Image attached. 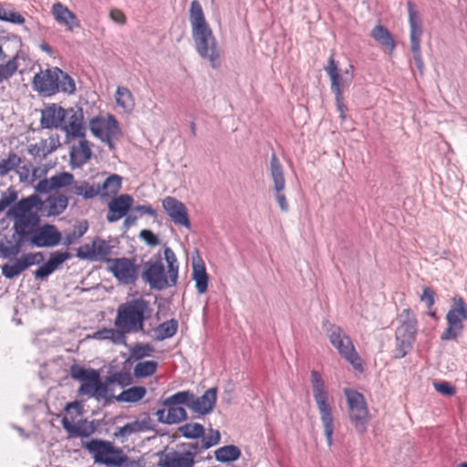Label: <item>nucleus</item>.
<instances>
[{"label":"nucleus","mask_w":467,"mask_h":467,"mask_svg":"<svg viewBox=\"0 0 467 467\" xmlns=\"http://www.w3.org/2000/svg\"><path fill=\"white\" fill-rule=\"evenodd\" d=\"M98 337L101 339H110L113 342H119L122 338H124L125 335L120 329L116 328H104L99 330L98 333Z\"/></svg>","instance_id":"obj_50"},{"label":"nucleus","mask_w":467,"mask_h":467,"mask_svg":"<svg viewBox=\"0 0 467 467\" xmlns=\"http://www.w3.org/2000/svg\"><path fill=\"white\" fill-rule=\"evenodd\" d=\"M202 437V449H209L216 444L219 443L221 435L219 431L217 430H210L209 432Z\"/></svg>","instance_id":"obj_51"},{"label":"nucleus","mask_w":467,"mask_h":467,"mask_svg":"<svg viewBox=\"0 0 467 467\" xmlns=\"http://www.w3.org/2000/svg\"><path fill=\"white\" fill-rule=\"evenodd\" d=\"M152 348L149 346H136L131 351V355L135 359H140L150 355Z\"/></svg>","instance_id":"obj_57"},{"label":"nucleus","mask_w":467,"mask_h":467,"mask_svg":"<svg viewBox=\"0 0 467 467\" xmlns=\"http://www.w3.org/2000/svg\"><path fill=\"white\" fill-rule=\"evenodd\" d=\"M67 117V111L61 106L50 104L41 111L40 124L44 129H57Z\"/></svg>","instance_id":"obj_25"},{"label":"nucleus","mask_w":467,"mask_h":467,"mask_svg":"<svg viewBox=\"0 0 467 467\" xmlns=\"http://www.w3.org/2000/svg\"><path fill=\"white\" fill-rule=\"evenodd\" d=\"M140 237L149 245L154 246L159 244V238L150 230H141Z\"/></svg>","instance_id":"obj_58"},{"label":"nucleus","mask_w":467,"mask_h":467,"mask_svg":"<svg viewBox=\"0 0 467 467\" xmlns=\"http://www.w3.org/2000/svg\"><path fill=\"white\" fill-rule=\"evenodd\" d=\"M67 415L62 419V426L71 437H88L95 431L94 426L81 419L76 420L71 416V411L76 412L77 417H81L82 406L79 402L75 401L67 404Z\"/></svg>","instance_id":"obj_15"},{"label":"nucleus","mask_w":467,"mask_h":467,"mask_svg":"<svg viewBox=\"0 0 467 467\" xmlns=\"http://www.w3.org/2000/svg\"><path fill=\"white\" fill-rule=\"evenodd\" d=\"M182 404L186 405V402H174L171 400V396L165 399L162 401V405L165 408L157 411L159 420L168 424L178 423L184 420L187 418V413L182 407L179 406Z\"/></svg>","instance_id":"obj_21"},{"label":"nucleus","mask_w":467,"mask_h":467,"mask_svg":"<svg viewBox=\"0 0 467 467\" xmlns=\"http://www.w3.org/2000/svg\"><path fill=\"white\" fill-rule=\"evenodd\" d=\"M420 300L426 304V306L430 309L435 304V293L431 287H424Z\"/></svg>","instance_id":"obj_55"},{"label":"nucleus","mask_w":467,"mask_h":467,"mask_svg":"<svg viewBox=\"0 0 467 467\" xmlns=\"http://www.w3.org/2000/svg\"><path fill=\"white\" fill-rule=\"evenodd\" d=\"M87 231V226L84 227V231H80L78 234L73 233L72 234H67L66 236L65 244L69 245L75 243L79 237H81Z\"/></svg>","instance_id":"obj_63"},{"label":"nucleus","mask_w":467,"mask_h":467,"mask_svg":"<svg viewBox=\"0 0 467 467\" xmlns=\"http://www.w3.org/2000/svg\"><path fill=\"white\" fill-rule=\"evenodd\" d=\"M192 279L195 281L197 292L204 294L208 289L209 276L202 262L193 264Z\"/></svg>","instance_id":"obj_36"},{"label":"nucleus","mask_w":467,"mask_h":467,"mask_svg":"<svg viewBox=\"0 0 467 467\" xmlns=\"http://www.w3.org/2000/svg\"><path fill=\"white\" fill-rule=\"evenodd\" d=\"M274 191H275V200L278 203L280 210L285 213L287 212L289 209V205H288L286 197L284 193L285 190L274 189Z\"/></svg>","instance_id":"obj_56"},{"label":"nucleus","mask_w":467,"mask_h":467,"mask_svg":"<svg viewBox=\"0 0 467 467\" xmlns=\"http://www.w3.org/2000/svg\"><path fill=\"white\" fill-rule=\"evenodd\" d=\"M182 435L188 439H197L204 434V428L197 422L186 423L179 428Z\"/></svg>","instance_id":"obj_44"},{"label":"nucleus","mask_w":467,"mask_h":467,"mask_svg":"<svg viewBox=\"0 0 467 467\" xmlns=\"http://www.w3.org/2000/svg\"><path fill=\"white\" fill-rule=\"evenodd\" d=\"M214 456L217 461L222 462H234L241 456V451L234 445H226L217 449Z\"/></svg>","instance_id":"obj_39"},{"label":"nucleus","mask_w":467,"mask_h":467,"mask_svg":"<svg viewBox=\"0 0 467 467\" xmlns=\"http://www.w3.org/2000/svg\"><path fill=\"white\" fill-rule=\"evenodd\" d=\"M158 362L155 360H146L138 362L133 369V374L137 379L147 378L156 373Z\"/></svg>","instance_id":"obj_42"},{"label":"nucleus","mask_w":467,"mask_h":467,"mask_svg":"<svg viewBox=\"0 0 467 467\" xmlns=\"http://www.w3.org/2000/svg\"><path fill=\"white\" fill-rule=\"evenodd\" d=\"M67 117L62 122V130L66 133L67 142L74 140L76 137H83L86 134L84 113L81 108H69L66 109Z\"/></svg>","instance_id":"obj_16"},{"label":"nucleus","mask_w":467,"mask_h":467,"mask_svg":"<svg viewBox=\"0 0 467 467\" xmlns=\"http://www.w3.org/2000/svg\"><path fill=\"white\" fill-rule=\"evenodd\" d=\"M83 446L93 455L96 462L107 466H117L124 461L123 451L109 441L91 440Z\"/></svg>","instance_id":"obj_10"},{"label":"nucleus","mask_w":467,"mask_h":467,"mask_svg":"<svg viewBox=\"0 0 467 467\" xmlns=\"http://www.w3.org/2000/svg\"><path fill=\"white\" fill-rule=\"evenodd\" d=\"M409 24H410V42L413 59L418 70L422 74L424 71V62L421 56L420 42L423 33L422 22L420 14L413 2H407Z\"/></svg>","instance_id":"obj_9"},{"label":"nucleus","mask_w":467,"mask_h":467,"mask_svg":"<svg viewBox=\"0 0 467 467\" xmlns=\"http://www.w3.org/2000/svg\"><path fill=\"white\" fill-rule=\"evenodd\" d=\"M122 179L118 174L109 175L101 184H97L101 197L116 195L121 188Z\"/></svg>","instance_id":"obj_34"},{"label":"nucleus","mask_w":467,"mask_h":467,"mask_svg":"<svg viewBox=\"0 0 467 467\" xmlns=\"http://www.w3.org/2000/svg\"><path fill=\"white\" fill-rule=\"evenodd\" d=\"M72 192L78 196H82L84 199H92L99 195V190L97 185L89 184L87 182H82L79 184H75Z\"/></svg>","instance_id":"obj_43"},{"label":"nucleus","mask_w":467,"mask_h":467,"mask_svg":"<svg viewBox=\"0 0 467 467\" xmlns=\"http://www.w3.org/2000/svg\"><path fill=\"white\" fill-rule=\"evenodd\" d=\"M43 204L40 198L34 194L27 198H24L16 202L9 211L16 219H23L27 213H29L33 208H39Z\"/></svg>","instance_id":"obj_30"},{"label":"nucleus","mask_w":467,"mask_h":467,"mask_svg":"<svg viewBox=\"0 0 467 467\" xmlns=\"http://www.w3.org/2000/svg\"><path fill=\"white\" fill-rule=\"evenodd\" d=\"M132 381L131 376L129 372L119 371L107 378L106 382L109 384H116L121 387L129 386Z\"/></svg>","instance_id":"obj_49"},{"label":"nucleus","mask_w":467,"mask_h":467,"mask_svg":"<svg viewBox=\"0 0 467 467\" xmlns=\"http://www.w3.org/2000/svg\"><path fill=\"white\" fill-rule=\"evenodd\" d=\"M137 212H140L141 214H148L152 217L157 216V212L150 205H138L134 209Z\"/></svg>","instance_id":"obj_62"},{"label":"nucleus","mask_w":467,"mask_h":467,"mask_svg":"<svg viewBox=\"0 0 467 467\" xmlns=\"http://www.w3.org/2000/svg\"><path fill=\"white\" fill-rule=\"evenodd\" d=\"M57 73H61V69L54 67L40 70V72L35 74L32 81L34 90L47 97L57 94L58 92Z\"/></svg>","instance_id":"obj_17"},{"label":"nucleus","mask_w":467,"mask_h":467,"mask_svg":"<svg viewBox=\"0 0 467 467\" xmlns=\"http://www.w3.org/2000/svg\"><path fill=\"white\" fill-rule=\"evenodd\" d=\"M43 260L44 255L40 252L23 254L19 258H16L14 262L3 265L2 275L5 278L13 279L31 265L39 264Z\"/></svg>","instance_id":"obj_18"},{"label":"nucleus","mask_w":467,"mask_h":467,"mask_svg":"<svg viewBox=\"0 0 467 467\" xmlns=\"http://www.w3.org/2000/svg\"><path fill=\"white\" fill-rule=\"evenodd\" d=\"M133 204V198L129 194H121L109 202L107 220L110 223L119 221L130 211Z\"/></svg>","instance_id":"obj_26"},{"label":"nucleus","mask_w":467,"mask_h":467,"mask_svg":"<svg viewBox=\"0 0 467 467\" xmlns=\"http://www.w3.org/2000/svg\"><path fill=\"white\" fill-rule=\"evenodd\" d=\"M92 371H96L95 369H86L81 366L73 365L70 368V375L73 379H78L79 381H84Z\"/></svg>","instance_id":"obj_52"},{"label":"nucleus","mask_w":467,"mask_h":467,"mask_svg":"<svg viewBox=\"0 0 467 467\" xmlns=\"http://www.w3.org/2000/svg\"><path fill=\"white\" fill-rule=\"evenodd\" d=\"M434 387L439 393L443 395L452 396L456 392L455 388L447 382L435 383Z\"/></svg>","instance_id":"obj_59"},{"label":"nucleus","mask_w":467,"mask_h":467,"mask_svg":"<svg viewBox=\"0 0 467 467\" xmlns=\"http://www.w3.org/2000/svg\"><path fill=\"white\" fill-rule=\"evenodd\" d=\"M118 467H140L139 463L135 461L130 460L124 455V461L120 464H117Z\"/></svg>","instance_id":"obj_64"},{"label":"nucleus","mask_w":467,"mask_h":467,"mask_svg":"<svg viewBox=\"0 0 467 467\" xmlns=\"http://www.w3.org/2000/svg\"><path fill=\"white\" fill-rule=\"evenodd\" d=\"M111 253V246L103 239L96 238L78 247L77 256L89 261H105L107 263Z\"/></svg>","instance_id":"obj_19"},{"label":"nucleus","mask_w":467,"mask_h":467,"mask_svg":"<svg viewBox=\"0 0 467 467\" xmlns=\"http://www.w3.org/2000/svg\"><path fill=\"white\" fill-rule=\"evenodd\" d=\"M107 270L110 272L117 281L125 285H134L139 277L140 265L135 259L127 257L112 258L107 260Z\"/></svg>","instance_id":"obj_13"},{"label":"nucleus","mask_w":467,"mask_h":467,"mask_svg":"<svg viewBox=\"0 0 467 467\" xmlns=\"http://www.w3.org/2000/svg\"><path fill=\"white\" fill-rule=\"evenodd\" d=\"M146 392L144 387L135 386L123 390L116 400L121 402H137L145 397Z\"/></svg>","instance_id":"obj_38"},{"label":"nucleus","mask_w":467,"mask_h":467,"mask_svg":"<svg viewBox=\"0 0 467 467\" xmlns=\"http://www.w3.org/2000/svg\"><path fill=\"white\" fill-rule=\"evenodd\" d=\"M400 326L396 329L395 358H401L411 349L417 334V319L410 308L399 315Z\"/></svg>","instance_id":"obj_6"},{"label":"nucleus","mask_w":467,"mask_h":467,"mask_svg":"<svg viewBox=\"0 0 467 467\" xmlns=\"http://www.w3.org/2000/svg\"><path fill=\"white\" fill-rule=\"evenodd\" d=\"M195 463L194 455L186 451L183 453L174 452L166 455L160 462L161 467H193Z\"/></svg>","instance_id":"obj_31"},{"label":"nucleus","mask_w":467,"mask_h":467,"mask_svg":"<svg viewBox=\"0 0 467 467\" xmlns=\"http://www.w3.org/2000/svg\"><path fill=\"white\" fill-rule=\"evenodd\" d=\"M18 70L17 57H13L0 63V84L9 81Z\"/></svg>","instance_id":"obj_40"},{"label":"nucleus","mask_w":467,"mask_h":467,"mask_svg":"<svg viewBox=\"0 0 467 467\" xmlns=\"http://www.w3.org/2000/svg\"><path fill=\"white\" fill-rule=\"evenodd\" d=\"M348 415L356 431L359 434L367 432L370 420L369 410L364 396L357 390L345 389Z\"/></svg>","instance_id":"obj_7"},{"label":"nucleus","mask_w":467,"mask_h":467,"mask_svg":"<svg viewBox=\"0 0 467 467\" xmlns=\"http://www.w3.org/2000/svg\"><path fill=\"white\" fill-rule=\"evenodd\" d=\"M23 241L19 238L16 241L7 240L0 243V254L5 259L16 257L22 249Z\"/></svg>","instance_id":"obj_41"},{"label":"nucleus","mask_w":467,"mask_h":467,"mask_svg":"<svg viewBox=\"0 0 467 467\" xmlns=\"http://www.w3.org/2000/svg\"><path fill=\"white\" fill-rule=\"evenodd\" d=\"M74 182V176L70 172H60L49 179H43L36 185V191L40 193H47L68 185Z\"/></svg>","instance_id":"obj_27"},{"label":"nucleus","mask_w":467,"mask_h":467,"mask_svg":"<svg viewBox=\"0 0 467 467\" xmlns=\"http://www.w3.org/2000/svg\"><path fill=\"white\" fill-rule=\"evenodd\" d=\"M189 21L197 53L202 58L208 60L212 67H219L221 65V49L198 0L191 2Z\"/></svg>","instance_id":"obj_1"},{"label":"nucleus","mask_w":467,"mask_h":467,"mask_svg":"<svg viewBox=\"0 0 467 467\" xmlns=\"http://www.w3.org/2000/svg\"><path fill=\"white\" fill-rule=\"evenodd\" d=\"M70 161L75 166H82L87 163L92 155L91 144L87 140L86 134L83 137H76L70 142Z\"/></svg>","instance_id":"obj_23"},{"label":"nucleus","mask_w":467,"mask_h":467,"mask_svg":"<svg viewBox=\"0 0 467 467\" xmlns=\"http://www.w3.org/2000/svg\"><path fill=\"white\" fill-rule=\"evenodd\" d=\"M451 306L445 316L447 326L441 335L442 341L456 340L462 336L467 322V303L460 295L451 298Z\"/></svg>","instance_id":"obj_5"},{"label":"nucleus","mask_w":467,"mask_h":467,"mask_svg":"<svg viewBox=\"0 0 467 467\" xmlns=\"http://www.w3.org/2000/svg\"><path fill=\"white\" fill-rule=\"evenodd\" d=\"M325 71L330 79L331 91L335 96H344L345 91L350 87L355 77V67L349 65L343 72L338 68L332 54L328 59Z\"/></svg>","instance_id":"obj_14"},{"label":"nucleus","mask_w":467,"mask_h":467,"mask_svg":"<svg viewBox=\"0 0 467 467\" xmlns=\"http://www.w3.org/2000/svg\"><path fill=\"white\" fill-rule=\"evenodd\" d=\"M311 384L313 397L320 415L328 447H331L333 445V434L335 430L333 407L329 402L328 393L326 389L322 376L317 370H312L311 372Z\"/></svg>","instance_id":"obj_4"},{"label":"nucleus","mask_w":467,"mask_h":467,"mask_svg":"<svg viewBox=\"0 0 467 467\" xmlns=\"http://www.w3.org/2000/svg\"><path fill=\"white\" fill-rule=\"evenodd\" d=\"M150 314V302L143 297L128 300L117 308L114 320L115 327L120 329L126 335L142 332L144 331V323Z\"/></svg>","instance_id":"obj_2"},{"label":"nucleus","mask_w":467,"mask_h":467,"mask_svg":"<svg viewBox=\"0 0 467 467\" xmlns=\"http://www.w3.org/2000/svg\"><path fill=\"white\" fill-rule=\"evenodd\" d=\"M109 390L108 383L100 380L99 374L96 370L92 371V373L81 382L78 394L94 397L96 399H104L109 397Z\"/></svg>","instance_id":"obj_20"},{"label":"nucleus","mask_w":467,"mask_h":467,"mask_svg":"<svg viewBox=\"0 0 467 467\" xmlns=\"http://www.w3.org/2000/svg\"><path fill=\"white\" fill-rule=\"evenodd\" d=\"M88 128L96 138L107 143L110 149L114 148L113 140L120 135L119 123L111 114L91 118L88 121Z\"/></svg>","instance_id":"obj_11"},{"label":"nucleus","mask_w":467,"mask_h":467,"mask_svg":"<svg viewBox=\"0 0 467 467\" xmlns=\"http://www.w3.org/2000/svg\"><path fill=\"white\" fill-rule=\"evenodd\" d=\"M68 204V199L64 194L49 196L46 201L48 215H58L62 213Z\"/></svg>","instance_id":"obj_37"},{"label":"nucleus","mask_w":467,"mask_h":467,"mask_svg":"<svg viewBox=\"0 0 467 467\" xmlns=\"http://www.w3.org/2000/svg\"><path fill=\"white\" fill-rule=\"evenodd\" d=\"M52 15L58 24L66 26L69 31L78 26L75 14L60 2L53 5Z\"/></svg>","instance_id":"obj_29"},{"label":"nucleus","mask_w":467,"mask_h":467,"mask_svg":"<svg viewBox=\"0 0 467 467\" xmlns=\"http://www.w3.org/2000/svg\"><path fill=\"white\" fill-rule=\"evenodd\" d=\"M109 16H110V18L114 22H116V23H118L119 25H124L126 23V20H127L126 19V16L124 15V13L121 10L117 9V8L112 9L110 11Z\"/></svg>","instance_id":"obj_61"},{"label":"nucleus","mask_w":467,"mask_h":467,"mask_svg":"<svg viewBox=\"0 0 467 467\" xmlns=\"http://www.w3.org/2000/svg\"><path fill=\"white\" fill-rule=\"evenodd\" d=\"M16 199V194L15 192L2 195L0 199V213L5 211L13 202H15Z\"/></svg>","instance_id":"obj_60"},{"label":"nucleus","mask_w":467,"mask_h":467,"mask_svg":"<svg viewBox=\"0 0 467 467\" xmlns=\"http://www.w3.org/2000/svg\"><path fill=\"white\" fill-rule=\"evenodd\" d=\"M373 39L382 47L392 52L396 47V41L388 28L381 25L373 27L370 33Z\"/></svg>","instance_id":"obj_32"},{"label":"nucleus","mask_w":467,"mask_h":467,"mask_svg":"<svg viewBox=\"0 0 467 467\" xmlns=\"http://www.w3.org/2000/svg\"><path fill=\"white\" fill-rule=\"evenodd\" d=\"M178 329V322L175 319L165 321L156 328L157 337L160 339L170 338L173 337Z\"/></svg>","instance_id":"obj_45"},{"label":"nucleus","mask_w":467,"mask_h":467,"mask_svg":"<svg viewBox=\"0 0 467 467\" xmlns=\"http://www.w3.org/2000/svg\"><path fill=\"white\" fill-rule=\"evenodd\" d=\"M335 103L337 111L339 112V118L342 122L347 119V112L348 111V106L345 103L344 96H335Z\"/></svg>","instance_id":"obj_54"},{"label":"nucleus","mask_w":467,"mask_h":467,"mask_svg":"<svg viewBox=\"0 0 467 467\" xmlns=\"http://www.w3.org/2000/svg\"><path fill=\"white\" fill-rule=\"evenodd\" d=\"M171 400L174 402H186L192 410L204 415L210 413L215 406L216 389H209L202 397H196L189 390L179 391L171 395Z\"/></svg>","instance_id":"obj_12"},{"label":"nucleus","mask_w":467,"mask_h":467,"mask_svg":"<svg viewBox=\"0 0 467 467\" xmlns=\"http://www.w3.org/2000/svg\"><path fill=\"white\" fill-rule=\"evenodd\" d=\"M270 173L274 182V189L285 190L284 169L275 153H273L270 159Z\"/></svg>","instance_id":"obj_33"},{"label":"nucleus","mask_w":467,"mask_h":467,"mask_svg":"<svg viewBox=\"0 0 467 467\" xmlns=\"http://www.w3.org/2000/svg\"><path fill=\"white\" fill-rule=\"evenodd\" d=\"M21 163V158L16 153H9L5 159L0 161V176L16 170Z\"/></svg>","instance_id":"obj_46"},{"label":"nucleus","mask_w":467,"mask_h":467,"mask_svg":"<svg viewBox=\"0 0 467 467\" xmlns=\"http://www.w3.org/2000/svg\"><path fill=\"white\" fill-rule=\"evenodd\" d=\"M115 100L118 107L121 108L124 112L130 113L135 106L134 97L131 91L126 87L119 86L115 93Z\"/></svg>","instance_id":"obj_35"},{"label":"nucleus","mask_w":467,"mask_h":467,"mask_svg":"<svg viewBox=\"0 0 467 467\" xmlns=\"http://www.w3.org/2000/svg\"><path fill=\"white\" fill-rule=\"evenodd\" d=\"M163 254L168 265L166 273L161 261L148 263L143 273V279L151 288L158 290L175 285L178 279L179 265L174 252L171 248L165 247Z\"/></svg>","instance_id":"obj_3"},{"label":"nucleus","mask_w":467,"mask_h":467,"mask_svg":"<svg viewBox=\"0 0 467 467\" xmlns=\"http://www.w3.org/2000/svg\"><path fill=\"white\" fill-rule=\"evenodd\" d=\"M328 338L341 358H345L357 370H362V360L351 338L337 326L331 325Z\"/></svg>","instance_id":"obj_8"},{"label":"nucleus","mask_w":467,"mask_h":467,"mask_svg":"<svg viewBox=\"0 0 467 467\" xmlns=\"http://www.w3.org/2000/svg\"><path fill=\"white\" fill-rule=\"evenodd\" d=\"M162 206L175 224L190 228L191 222L188 212L186 206L182 202L174 197L168 196L162 200Z\"/></svg>","instance_id":"obj_22"},{"label":"nucleus","mask_w":467,"mask_h":467,"mask_svg":"<svg viewBox=\"0 0 467 467\" xmlns=\"http://www.w3.org/2000/svg\"><path fill=\"white\" fill-rule=\"evenodd\" d=\"M70 258L71 254L68 252H55L51 254L49 259L34 272L35 278L40 280L46 279L63 263Z\"/></svg>","instance_id":"obj_28"},{"label":"nucleus","mask_w":467,"mask_h":467,"mask_svg":"<svg viewBox=\"0 0 467 467\" xmlns=\"http://www.w3.org/2000/svg\"><path fill=\"white\" fill-rule=\"evenodd\" d=\"M0 20L8 22L14 25H23L26 22V19L23 15L20 13L14 11V10H8L5 9L1 4H0Z\"/></svg>","instance_id":"obj_48"},{"label":"nucleus","mask_w":467,"mask_h":467,"mask_svg":"<svg viewBox=\"0 0 467 467\" xmlns=\"http://www.w3.org/2000/svg\"><path fill=\"white\" fill-rule=\"evenodd\" d=\"M142 431V423L138 420L129 422L125 424L123 427L119 428V434L122 437H126L134 432H139Z\"/></svg>","instance_id":"obj_53"},{"label":"nucleus","mask_w":467,"mask_h":467,"mask_svg":"<svg viewBox=\"0 0 467 467\" xmlns=\"http://www.w3.org/2000/svg\"><path fill=\"white\" fill-rule=\"evenodd\" d=\"M57 78L58 92L73 94L76 91L75 81L68 74L61 70V73H57Z\"/></svg>","instance_id":"obj_47"},{"label":"nucleus","mask_w":467,"mask_h":467,"mask_svg":"<svg viewBox=\"0 0 467 467\" xmlns=\"http://www.w3.org/2000/svg\"><path fill=\"white\" fill-rule=\"evenodd\" d=\"M61 234L54 225L46 224L36 230L31 237V243L37 247H49L58 244Z\"/></svg>","instance_id":"obj_24"}]
</instances>
